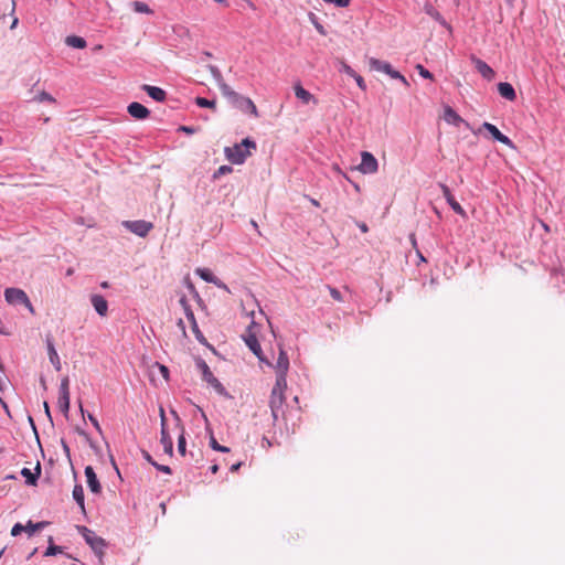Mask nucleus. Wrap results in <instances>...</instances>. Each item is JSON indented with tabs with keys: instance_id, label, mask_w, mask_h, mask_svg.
Wrapping results in <instances>:
<instances>
[{
	"instance_id": "4be33fe9",
	"label": "nucleus",
	"mask_w": 565,
	"mask_h": 565,
	"mask_svg": "<svg viewBox=\"0 0 565 565\" xmlns=\"http://www.w3.org/2000/svg\"><path fill=\"white\" fill-rule=\"evenodd\" d=\"M444 119L451 125L459 126L465 120L449 106L444 110Z\"/></svg>"
},
{
	"instance_id": "b1692460",
	"label": "nucleus",
	"mask_w": 565,
	"mask_h": 565,
	"mask_svg": "<svg viewBox=\"0 0 565 565\" xmlns=\"http://www.w3.org/2000/svg\"><path fill=\"white\" fill-rule=\"evenodd\" d=\"M172 414L177 415L175 412H172ZM177 417V420H178V425L180 426V435L178 437V452L181 455V456H185V447H186V440H185V436H184V427L181 425V420L178 416Z\"/></svg>"
},
{
	"instance_id": "bb28decb",
	"label": "nucleus",
	"mask_w": 565,
	"mask_h": 565,
	"mask_svg": "<svg viewBox=\"0 0 565 565\" xmlns=\"http://www.w3.org/2000/svg\"><path fill=\"white\" fill-rule=\"evenodd\" d=\"M65 43L68 46L75 47V49H85L86 47V41L85 39L76 35H70L65 39Z\"/></svg>"
},
{
	"instance_id": "7ed1b4c3",
	"label": "nucleus",
	"mask_w": 565,
	"mask_h": 565,
	"mask_svg": "<svg viewBox=\"0 0 565 565\" xmlns=\"http://www.w3.org/2000/svg\"><path fill=\"white\" fill-rule=\"evenodd\" d=\"M287 388V382H276L269 399V407L274 420L276 422L279 415H282V405L285 403V391Z\"/></svg>"
},
{
	"instance_id": "412c9836",
	"label": "nucleus",
	"mask_w": 565,
	"mask_h": 565,
	"mask_svg": "<svg viewBox=\"0 0 565 565\" xmlns=\"http://www.w3.org/2000/svg\"><path fill=\"white\" fill-rule=\"evenodd\" d=\"M41 473V466L40 463L35 467V472H32L29 468H23L21 470V475L25 478V482L30 486H35L38 478Z\"/></svg>"
},
{
	"instance_id": "3c124183",
	"label": "nucleus",
	"mask_w": 565,
	"mask_h": 565,
	"mask_svg": "<svg viewBox=\"0 0 565 565\" xmlns=\"http://www.w3.org/2000/svg\"><path fill=\"white\" fill-rule=\"evenodd\" d=\"M179 303L182 307L183 311L185 310L186 307H190V305L188 303V300L184 296L180 298Z\"/></svg>"
},
{
	"instance_id": "69168bd1",
	"label": "nucleus",
	"mask_w": 565,
	"mask_h": 565,
	"mask_svg": "<svg viewBox=\"0 0 565 565\" xmlns=\"http://www.w3.org/2000/svg\"><path fill=\"white\" fill-rule=\"evenodd\" d=\"M17 24H18V18H14L10 28L14 29L17 26Z\"/></svg>"
},
{
	"instance_id": "9b49d317",
	"label": "nucleus",
	"mask_w": 565,
	"mask_h": 565,
	"mask_svg": "<svg viewBox=\"0 0 565 565\" xmlns=\"http://www.w3.org/2000/svg\"><path fill=\"white\" fill-rule=\"evenodd\" d=\"M482 128L486 129L493 137V139L512 149L514 148V145L511 141V139L503 135L494 125L490 122H483Z\"/></svg>"
},
{
	"instance_id": "aec40b11",
	"label": "nucleus",
	"mask_w": 565,
	"mask_h": 565,
	"mask_svg": "<svg viewBox=\"0 0 565 565\" xmlns=\"http://www.w3.org/2000/svg\"><path fill=\"white\" fill-rule=\"evenodd\" d=\"M160 443L163 447V451L168 454L169 456H172L173 454V443L172 439L167 430V427H161V438Z\"/></svg>"
},
{
	"instance_id": "6e6552de",
	"label": "nucleus",
	"mask_w": 565,
	"mask_h": 565,
	"mask_svg": "<svg viewBox=\"0 0 565 565\" xmlns=\"http://www.w3.org/2000/svg\"><path fill=\"white\" fill-rule=\"evenodd\" d=\"M379 163L376 158L369 151H363L361 153V163L358 167V170L364 174H373L377 172Z\"/></svg>"
},
{
	"instance_id": "39448f33",
	"label": "nucleus",
	"mask_w": 565,
	"mask_h": 565,
	"mask_svg": "<svg viewBox=\"0 0 565 565\" xmlns=\"http://www.w3.org/2000/svg\"><path fill=\"white\" fill-rule=\"evenodd\" d=\"M198 367L202 372L203 380L211 385L220 395L226 396V390L222 385V383L213 375L210 366L206 364L205 361L201 360L198 363Z\"/></svg>"
},
{
	"instance_id": "4468645a",
	"label": "nucleus",
	"mask_w": 565,
	"mask_h": 565,
	"mask_svg": "<svg viewBox=\"0 0 565 565\" xmlns=\"http://www.w3.org/2000/svg\"><path fill=\"white\" fill-rule=\"evenodd\" d=\"M441 192L444 194V198L450 205V207L459 215L466 216L465 210L461 207V205L455 200L454 195L451 194L449 188L446 184H440Z\"/></svg>"
},
{
	"instance_id": "9d476101",
	"label": "nucleus",
	"mask_w": 565,
	"mask_h": 565,
	"mask_svg": "<svg viewBox=\"0 0 565 565\" xmlns=\"http://www.w3.org/2000/svg\"><path fill=\"white\" fill-rule=\"evenodd\" d=\"M82 532L86 543L89 544L94 551L102 553L106 546L105 541L85 526L82 527Z\"/></svg>"
},
{
	"instance_id": "473e14b6",
	"label": "nucleus",
	"mask_w": 565,
	"mask_h": 565,
	"mask_svg": "<svg viewBox=\"0 0 565 565\" xmlns=\"http://www.w3.org/2000/svg\"><path fill=\"white\" fill-rule=\"evenodd\" d=\"M387 75L391 76L394 79H399L405 86H408V82L405 78L404 75H402L398 71L393 70V67H390V71L387 72Z\"/></svg>"
},
{
	"instance_id": "e2e57ef3",
	"label": "nucleus",
	"mask_w": 565,
	"mask_h": 565,
	"mask_svg": "<svg viewBox=\"0 0 565 565\" xmlns=\"http://www.w3.org/2000/svg\"><path fill=\"white\" fill-rule=\"evenodd\" d=\"M184 313H185V317L193 313L191 307H186L185 310H184Z\"/></svg>"
},
{
	"instance_id": "13d9d810",
	"label": "nucleus",
	"mask_w": 565,
	"mask_h": 565,
	"mask_svg": "<svg viewBox=\"0 0 565 565\" xmlns=\"http://www.w3.org/2000/svg\"><path fill=\"white\" fill-rule=\"evenodd\" d=\"M359 227L363 233H366L369 231V227L365 223L359 224Z\"/></svg>"
},
{
	"instance_id": "20e7f679",
	"label": "nucleus",
	"mask_w": 565,
	"mask_h": 565,
	"mask_svg": "<svg viewBox=\"0 0 565 565\" xmlns=\"http://www.w3.org/2000/svg\"><path fill=\"white\" fill-rule=\"evenodd\" d=\"M4 297L9 303H22L29 309L31 313H35V310L24 290L20 288H7L4 291Z\"/></svg>"
},
{
	"instance_id": "c9c22d12",
	"label": "nucleus",
	"mask_w": 565,
	"mask_h": 565,
	"mask_svg": "<svg viewBox=\"0 0 565 565\" xmlns=\"http://www.w3.org/2000/svg\"><path fill=\"white\" fill-rule=\"evenodd\" d=\"M416 70H417L418 74H419L422 77L427 78V79H430V81H433V79H434L433 74H431L428 70H426L422 64H417V65H416Z\"/></svg>"
},
{
	"instance_id": "774afa93",
	"label": "nucleus",
	"mask_w": 565,
	"mask_h": 565,
	"mask_svg": "<svg viewBox=\"0 0 565 565\" xmlns=\"http://www.w3.org/2000/svg\"><path fill=\"white\" fill-rule=\"evenodd\" d=\"M317 29H318V31H319L320 33H323V31H322V26H321V25H318V26H317Z\"/></svg>"
},
{
	"instance_id": "ddd939ff",
	"label": "nucleus",
	"mask_w": 565,
	"mask_h": 565,
	"mask_svg": "<svg viewBox=\"0 0 565 565\" xmlns=\"http://www.w3.org/2000/svg\"><path fill=\"white\" fill-rule=\"evenodd\" d=\"M471 61L475 64L476 70L488 81L493 79L495 73L494 71L482 60L471 56Z\"/></svg>"
},
{
	"instance_id": "8fccbe9b",
	"label": "nucleus",
	"mask_w": 565,
	"mask_h": 565,
	"mask_svg": "<svg viewBox=\"0 0 565 565\" xmlns=\"http://www.w3.org/2000/svg\"><path fill=\"white\" fill-rule=\"evenodd\" d=\"M90 423L93 424V426L98 430V431H102V428H100V425L98 423V420L93 416V415H89L88 416Z\"/></svg>"
},
{
	"instance_id": "72a5a7b5",
	"label": "nucleus",
	"mask_w": 565,
	"mask_h": 565,
	"mask_svg": "<svg viewBox=\"0 0 565 565\" xmlns=\"http://www.w3.org/2000/svg\"><path fill=\"white\" fill-rule=\"evenodd\" d=\"M210 446L212 449L221 452H228L230 449L225 446H221L213 435L210 436Z\"/></svg>"
},
{
	"instance_id": "338daca9",
	"label": "nucleus",
	"mask_w": 565,
	"mask_h": 565,
	"mask_svg": "<svg viewBox=\"0 0 565 565\" xmlns=\"http://www.w3.org/2000/svg\"><path fill=\"white\" fill-rule=\"evenodd\" d=\"M102 288H108L109 287V284L107 281H103L100 284Z\"/></svg>"
},
{
	"instance_id": "a19ab883",
	"label": "nucleus",
	"mask_w": 565,
	"mask_h": 565,
	"mask_svg": "<svg viewBox=\"0 0 565 565\" xmlns=\"http://www.w3.org/2000/svg\"><path fill=\"white\" fill-rule=\"evenodd\" d=\"M326 3L334 4L339 8H347L350 6L351 0H322Z\"/></svg>"
},
{
	"instance_id": "dca6fc26",
	"label": "nucleus",
	"mask_w": 565,
	"mask_h": 565,
	"mask_svg": "<svg viewBox=\"0 0 565 565\" xmlns=\"http://www.w3.org/2000/svg\"><path fill=\"white\" fill-rule=\"evenodd\" d=\"M85 476L87 479V486L93 493H100L102 486L97 479V476L92 466L85 468Z\"/></svg>"
},
{
	"instance_id": "49530a36",
	"label": "nucleus",
	"mask_w": 565,
	"mask_h": 565,
	"mask_svg": "<svg viewBox=\"0 0 565 565\" xmlns=\"http://www.w3.org/2000/svg\"><path fill=\"white\" fill-rule=\"evenodd\" d=\"M353 78L355 79L358 86L362 89V90H365L366 89V84L363 79L362 76H360L359 74H355V76H353Z\"/></svg>"
},
{
	"instance_id": "cd10ccee",
	"label": "nucleus",
	"mask_w": 565,
	"mask_h": 565,
	"mask_svg": "<svg viewBox=\"0 0 565 565\" xmlns=\"http://www.w3.org/2000/svg\"><path fill=\"white\" fill-rule=\"evenodd\" d=\"M49 358L51 363L55 366L57 371L61 369V361L58 354L51 341L47 342Z\"/></svg>"
},
{
	"instance_id": "052dcab7",
	"label": "nucleus",
	"mask_w": 565,
	"mask_h": 565,
	"mask_svg": "<svg viewBox=\"0 0 565 565\" xmlns=\"http://www.w3.org/2000/svg\"><path fill=\"white\" fill-rule=\"evenodd\" d=\"M145 458L148 462H150L152 465V462H156L154 460H152L151 456L148 454V452H145Z\"/></svg>"
},
{
	"instance_id": "5fc2aeb1",
	"label": "nucleus",
	"mask_w": 565,
	"mask_h": 565,
	"mask_svg": "<svg viewBox=\"0 0 565 565\" xmlns=\"http://www.w3.org/2000/svg\"><path fill=\"white\" fill-rule=\"evenodd\" d=\"M186 319L189 320V322L192 324L196 323V320H195V317H194V313H191L189 316H186Z\"/></svg>"
},
{
	"instance_id": "f704fd0d",
	"label": "nucleus",
	"mask_w": 565,
	"mask_h": 565,
	"mask_svg": "<svg viewBox=\"0 0 565 565\" xmlns=\"http://www.w3.org/2000/svg\"><path fill=\"white\" fill-rule=\"evenodd\" d=\"M233 168L230 166H221L213 174L214 179H218L222 175L232 173Z\"/></svg>"
},
{
	"instance_id": "0eeeda50",
	"label": "nucleus",
	"mask_w": 565,
	"mask_h": 565,
	"mask_svg": "<svg viewBox=\"0 0 565 565\" xmlns=\"http://www.w3.org/2000/svg\"><path fill=\"white\" fill-rule=\"evenodd\" d=\"M122 225L131 233L140 237H146L148 233L153 228V224L151 222H147L143 220L125 221Z\"/></svg>"
},
{
	"instance_id": "7c9ffc66",
	"label": "nucleus",
	"mask_w": 565,
	"mask_h": 565,
	"mask_svg": "<svg viewBox=\"0 0 565 565\" xmlns=\"http://www.w3.org/2000/svg\"><path fill=\"white\" fill-rule=\"evenodd\" d=\"M132 8L138 13H146V14H151L152 13V10L145 2L136 1V2L132 3Z\"/></svg>"
},
{
	"instance_id": "a18cd8bd",
	"label": "nucleus",
	"mask_w": 565,
	"mask_h": 565,
	"mask_svg": "<svg viewBox=\"0 0 565 565\" xmlns=\"http://www.w3.org/2000/svg\"><path fill=\"white\" fill-rule=\"evenodd\" d=\"M342 72H344L347 75L353 77L355 76L356 72L347 63H342Z\"/></svg>"
},
{
	"instance_id": "6e6d98bb",
	"label": "nucleus",
	"mask_w": 565,
	"mask_h": 565,
	"mask_svg": "<svg viewBox=\"0 0 565 565\" xmlns=\"http://www.w3.org/2000/svg\"><path fill=\"white\" fill-rule=\"evenodd\" d=\"M186 319L189 320V322L192 324L196 323V320H195V317H194V313H191L189 316H186Z\"/></svg>"
},
{
	"instance_id": "2eb2a0df",
	"label": "nucleus",
	"mask_w": 565,
	"mask_h": 565,
	"mask_svg": "<svg viewBox=\"0 0 565 565\" xmlns=\"http://www.w3.org/2000/svg\"><path fill=\"white\" fill-rule=\"evenodd\" d=\"M90 302L100 317H106L108 313V302L102 295H92Z\"/></svg>"
},
{
	"instance_id": "de8ad7c7",
	"label": "nucleus",
	"mask_w": 565,
	"mask_h": 565,
	"mask_svg": "<svg viewBox=\"0 0 565 565\" xmlns=\"http://www.w3.org/2000/svg\"><path fill=\"white\" fill-rule=\"evenodd\" d=\"M152 466L156 467L159 471H162L164 473H171V469L169 466L159 465L158 462H152Z\"/></svg>"
},
{
	"instance_id": "a878e982",
	"label": "nucleus",
	"mask_w": 565,
	"mask_h": 565,
	"mask_svg": "<svg viewBox=\"0 0 565 565\" xmlns=\"http://www.w3.org/2000/svg\"><path fill=\"white\" fill-rule=\"evenodd\" d=\"M73 498L79 505L81 510L85 512L84 489L81 484H75L73 489Z\"/></svg>"
},
{
	"instance_id": "680f3d73",
	"label": "nucleus",
	"mask_w": 565,
	"mask_h": 565,
	"mask_svg": "<svg viewBox=\"0 0 565 565\" xmlns=\"http://www.w3.org/2000/svg\"><path fill=\"white\" fill-rule=\"evenodd\" d=\"M43 406H44V411H45L46 415L50 416V406H49L47 402H44Z\"/></svg>"
},
{
	"instance_id": "f3484780",
	"label": "nucleus",
	"mask_w": 565,
	"mask_h": 565,
	"mask_svg": "<svg viewBox=\"0 0 565 565\" xmlns=\"http://www.w3.org/2000/svg\"><path fill=\"white\" fill-rule=\"evenodd\" d=\"M294 90H295L296 97L298 99H300L303 104H310V103L317 104L316 97L310 92L305 89L300 84H296L294 86Z\"/></svg>"
},
{
	"instance_id": "603ef678",
	"label": "nucleus",
	"mask_w": 565,
	"mask_h": 565,
	"mask_svg": "<svg viewBox=\"0 0 565 565\" xmlns=\"http://www.w3.org/2000/svg\"><path fill=\"white\" fill-rule=\"evenodd\" d=\"M160 418H161V427H166V415L164 409L160 407Z\"/></svg>"
},
{
	"instance_id": "1a4fd4ad",
	"label": "nucleus",
	"mask_w": 565,
	"mask_h": 565,
	"mask_svg": "<svg viewBox=\"0 0 565 565\" xmlns=\"http://www.w3.org/2000/svg\"><path fill=\"white\" fill-rule=\"evenodd\" d=\"M244 341H245L246 345L248 347V349L258 358V360L260 362L270 364L264 356L262 347H260L256 335L254 333H252L250 330L248 331V333L246 335H244Z\"/></svg>"
},
{
	"instance_id": "e433bc0d",
	"label": "nucleus",
	"mask_w": 565,
	"mask_h": 565,
	"mask_svg": "<svg viewBox=\"0 0 565 565\" xmlns=\"http://www.w3.org/2000/svg\"><path fill=\"white\" fill-rule=\"evenodd\" d=\"M209 70H210V72L212 73L213 77H214V78L216 79V82L218 83V85H220L221 83H225V82H224V79H223V76H222V74H221V72H220V70H218L216 66H214V65H209Z\"/></svg>"
},
{
	"instance_id": "864d4df0",
	"label": "nucleus",
	"mask_w": 565,
	"mask_h": 565,
	"mask_svg": "<svg viewBox=\"0 0 565 565\" xmlns=\"http://www.w3.org/2000/svg\"><path fill=\"white\" fill-rule=\"evenodd\" d=\"M180 130H182V131H184L186 134H192L194 131L193 128L186 127V126H181Z\"/></svg>"
},
{
	"instance_id": "4d7b16f0",
	"label": "nucleus",
	"mask_w": 565,
	"mask_h": 565,
	"mask_svg": "<svg viewBox=\"0 0 565 565\" xmlns=\"http://www.w3.org/2000/svg\"><path fill=\"white\" fill-rule=\"evenodd\" d=\"M178 326L180 327V329L182 330V333L185 335V326H184V322L182 319H180L178 321Z\"/></svg>"
},
{
	"instance_id": "c756f323",
	"label": "nucleus",
	"mask_w": 565,
	"mask_h": 565,
	"mask_svg": "<svg viewBox=\"0 0 565 565\" xmlns=\"http://www.w3.org/2000/svg\"><path fill=\"white\" fill-rule=\"evenodd\" d=\"M195 104L200 107H204V108H211L213 110L216 109V102L214 99L210 100V99H206L204 97H196L195 98Z\"/></svg>"
},
{
	"instance_id": "c85d7f7f",
	"label": "nucleus",
	"mask_w": 565,
	"mask_h": 565,
	"mask_svg": "<svg viewBox=\"0 0 565 565\" xmlns=\"http://www.w3.org/2000/svg\"><path fill=\"white\" fill-rule=\"evenodd\" d=\"M57 404L61 412L67 414L70 411V394H60Z\"/></svg>"
},
{
	"instance_id": "393cba45",
	"label": "nucleus",
	"mask_w": 565,
	"mask_h": 565,
	"mask_svg": "<svg viewBox=\"0 0 565 565\" xmlns=\"http://www.w3.org/2000/svg\"><path fill=\"white\" fill-rule=\"evenodd\" d=\"M196 274L205 281L213 282L218 287H225L223 284L218 281V279L211 273V270L206 268H198Z\"/></svg>"
},
{
	"instance_id": "79ce46f5",
	"label": "nucleus",
	"mask_w": 565,
	"mask_h": 565,
	"mask_svg": "<svg viewBox=\"0 0 565 565\" xmlns=\"http://www.w3.org/2000/svg\"><path fill=\"white\" fill-rule=\"evenodd\" d=\"M60 394H70V381L68 377H64L60 385Z\"/></svg>"
},
{
	"instance_id": "5701e85b",
	"label": "nucleus",
	"mask_w": 565,
	"mask_h": 565,
	"mask_svg": "<svg viewBox=\"0 0 565 565\" xmlns=\"http://www.w3.org/2000/svg\"><path fill=\"white\" fill-rule=\"evenodd\" d=\"M369 65L372 71L383 72L385 74H387V72L390 71V67H391L390 63L377 60L375 57L369 58Z\"/></svg>"
},
{
	"instance_id": "09e8293b",
	"label": "nucleus",
	"mask_w": 565,
	"mask_h": 565,
	"mask_svg": "<svg viewBox=\"0 0 565 565\" xmlns=\"http://www.w3.org/2000/svg\"><path fill=\"white\" fill-rule=\"evenodd\" d=\"M159 371L164 380H169V369L166 365L159 364Z\"/></svg>"
},
{
	"instance_id": "ea45409f",
	"label": "nucleus",
	"mask_w": 565,
	"mask_h": 565,
	"mask_svg": "<svg viewBox=\"0 0 565 565\" xmlns=\"http://www.w3.org/2000/svg\"><path fill=\"white\" fill-rule=\"evenodd\" d=\"M62 552H63L62 546L50 544V546L46 548L44 555L45 556H51V555H55V554L62 553Z\"/></svg>"
},
{
	"instance_id": "f257e3e1",
	"label": "nucleus",
	"mask_w": 565,
	"mask_h": 565,
	"mask_svg": "<svg viewBox=\"0 0 565 565\" xmlns=\"http://www.w3.org/2000/svg\"><path fill=\"white\" fill-rule=\"evenodd\" d=\"M220 89L222 95L236 108H238L243 113H248L255 118L259 116L258 110L254 102L249 97H245L238 93H236L230 85L226 83L220 84Z\"/></svg>"
},
{
	"instance_id": "4c0bfd02",
	"label": "nucleus",
	"mask_w": 565,
	"mask_h": 565,
	"mask_svg": "<svg viewBox=\"0 0 565 565\" xmlns=\"http://www.w3.org/2000/svg\"><path fill=\"white\" fill-rule=\"evenodd\" d=\"M327 289L329 290L330 296H331L335 301H339V302L343 301L342 295H341V292H340L337 288L331 287V286H329V285H328V286H327Z\"/></svg>"
},
{
	"instance_id": "423d86ee",
	"label": "nucleus",
	"mask_w": 565,
	"mask_h": 565,
	"mask_svg": "<svg viewBox=\"0 0 565 565\" xmlns=\"http://www.w3.org/2000/svg\"><path fill=\"white\" fill-rule=\"evenodd\" d=\"M276 372V382H287V373L289 370V359L285 350L279 348V355L276 364H269Z\"/></svg>"
},
{
	"instance_id": "a211bd4d",
	"label": "nucleus",
	"mask_w": 565,
	"mask_h": 565,
	"mask_svg": "<svg viewBox=\"0 0 565 565\" xmlns=\"http://www.w3.org/2000/svg\"><path fill=\"white\" fill-rule=\"evenodd\" d=\"M142 89L154 100L163 102L167 97L166 92L157 86H151L148 84L142 85Z\"/></svg>"
},
{
	"instance_id": "6ab92c4d",
	"label": "nucleus",
	"mask_w": 565,
	"mask_h": 565,
	"mask_svg": "<svg viewBox=\"0 0 565 565\" xmlns=\"http://www.w3.org/2000/svg\"><path fill=\"white\" fill-rule=\"evenodd\" d=\"M498 90H499V94L503 98H505V99H508L510 102H513L516 98L515 90H514L513 86L510 83H507V82L499 83Z\"/></svg>"
},
{
	"instance_id": "f03ea898",
	"label": "nucleus",
	"mask_w": 565,
	"mask_h": 565,
	"mask_svg": "<svg viewBox=\"0 0 565 565\" xmlns=\"http://www.w3.org/2000/svg\"><path fill=\"white\" fill-rule=\"evenodd\" d=\"M256 148V143L245 138L241 143H236L233 147L225 148L226 159L234 164H242L247 157L252 154V149Z\"/></svg>"
},
{
	"instance_id": "58836bf2",
	"label": "nucleus",
	"mask_w": 565,
	"mask_h": 565,
	"mask_svg": "<svg viewBox=\"0 0 565 565\" xmlns=\"http://www.w3.org/2000/svg\"><path fill=\"white\" fill-rule=\"evenodd\" d=\"M35 99L40 103L42 102H50V103H54L55 99L52 95H50L49 93L46 92H41L36 97Z\"/></svg>"
},
{
	"instance_id": "0e129e2a",
	"label": "nucleus",
	"mask_w": 565,
	"mask_h": 565,
	"mask_svg": "<svg viewBox=\"0 0 565 565\" xmlns=\"http://www.w3.org/2000/svg\"><path fill=\"white\" fill-rule=\"evenodd\" d=\"M211 471H212L213 473H216V472L218 471V466H217V465H213V466L211 467Z\"/></svg>"
},
{
	"instance_id": "37998d69",
	"label": "nucleus",
	"mask_w": 565,
	"mask_h": 565,
	"mask_svg": "<svg viewBox=\"0 0 565 565\" xmlns=\"http://www.w3.org/2000/svg\"><path fill=\"white\" fill-rule=\"evenodd\" d=\"M23 531H24V525H22L21 523H15L13 525V527L11 529V535L17 536V535L21 534Z\"/></svg>"
},
{
	"instance_id": "bf43d9fd",
	"label": "nucleus",
	"mask_w": 565,
	"mask_h": 565,
	"mask_svg": "<svg viewBox=\"0 0 565 565\" xmlns=\"http://www.w3.org/2000/svg\"><path fill=\"white\" fill-rule=\"evenodd\" d=\"M241 465H242L241 462H237V463L233 465V466L231 467V471H232V472L237 471V470L239 469Z\"/></svg>"
},
{
	"instance_id": "f8f14e48",
	"label": "nucleus",
	"mask_w": 565,
	"mask_h": 565,
	"mask_svg": "<svg viewBox=\"0 0 565 565\" xmlns=\"http://www.w3.org/2000/svg\"><path fill=\"white\" fill-rule=\"evenodd\" d=\"M128 114L138 120H143L149 117V109L140 103L134 102L127 107Z\"/></svg>"
},
{
	"instance_id": "2f4dec72",
	"label": "nucleus",
	"mask_w": 565,
	"mask_h": 565,
	"mask_svg": "<svg viewBox=\"0 0 565 565\" xmlns=\"http://www.w3.org/2000/svg\"><path fill=\"white\" fill-rule=\"evenodd\" d=\"M43 526H44L43 522L33 523L32 521H29L28 524L24 526V531L31 536L36 531L41 530Z\"/></svg>"
},
{
	"instance_id": "c03bdc74",
	"label": "nucleus",
	"mask_w": 565,
	"mask_h": 565,
	"mask_svg": "<svg viewBox=\"0 0 565 565\" xmlns=\"http://www.w3.org/2000/svg\"><path fill=\"white\" fill-rule=\"evenodd\" d=\"M191 328H192V331L194 332L196 339L200 342H203L204 341V337H203L202 332L200 331L198 323L192 324Z\"/></svg>"
}]
</instances>
